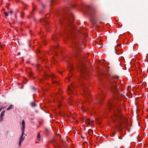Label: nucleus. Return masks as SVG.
Segmentation results:
<instances>
[{
  "instance_id": "30",
  "label": "nucleus",
  "mask_w": 148,
  "mask_h": 148,
  "mask_svg": "<svg viewBox=\"0 0 148 148\" xmlns=\"http://www.w3.org/2000/svg\"><path fill=\"white\" fill-rule=\"evenodd\" d=\"M81 137L82 138H85L84 137L82 136H81Z\"/></svg>"
},
{
  "instance_id": "4",
  "label": "nucleus",
  "mask_w": 148,
  "mask_h": 148,
  "mask_svg": "<svg viewBox=\"0 0 148 148\" xmlns=\"http://www.w3.org/2000/svg\"><path fill=\"white\" fill-rule=\"evenodd\" d=\"M121 121L122 123H119V125L117 127H116V128L118 129H120V127H122V124H127V120L126 118H121Z\"/></svg>"
},
{
  "instance_id": "27",
  "label": "nucleus",
  "mask_w": 148,
  "mask_h": 148,
  "mask_svg": "<svg viewBox=\"0 0 148 148\" xmlns=\"http://www.w3.org/2000/svg\"><path fill=\"white\" fill-rule=\"evenodd\" d=\"M4 108L3 107H1V108H0V112L1 111V110Z\"/></svg>"
},
{
  "instance_id": "40",
  "label": "nucleus",
  "mask_w": 148,
  "mask_h": 148,
  "mask_svg": "<svg viewBox=\"0 0 148 148\" xmlns=\"http://www.w3.org/2000/svg\"><path fill=\"white\" fill-rule=\"evenodd\" d=\"M90 122H92V121H91Z\"/></svg>"
},
{
  "instance_id": "8",
  "label": "nucleus",
  "mask_w": 148,
  "mask_h": 148,
  "mask_svg": "<svg viewBox=\"0 0 148 148\" xmlns=\"http://www.w3.org/2000/svg\"><path fill=\"white\" fill-rule=\"evenodd\" d=\"M22 132H24L25 131V122L24 120H23L22 122Z\"/></svg>"
},
{
  "instance_id": "11",
  "label": "nucleus",
  "mask_w": 148,
  "mask_h": 148,
  "mask_svg": "<svg viewBox=\"0 0 148 148\" xmlns=\"http://www.w3.org/2000/svg\"><path fill=\"white\" fill-rule=\"evenodd\" d=\"M30 105L33 107H35L36 106L37 104L34 102H31L30 103Z\"/></svg>"
},
{
  "instance_id": "19",
  "label": "nucleus",
  "mask_w": 148,
  "mask_h": 148,
  "mask_svg": "<svg viewBox=\"0 0 148 148\" xmlns=\"http://www.w3.org/2000/svg\"><path fill=\"white\" fill-rule=\"evenodd\" d=\"M41 4H42V8H45V7H46V5H45L43 4L42 3Z\"/></svg>"
},
{
  "instance_id": "38",
  "label": "nucleus",
  "mask_w": 148,
  "mask_h": 148,
  "mask_svg": "<svg viewBox=\"0 0 148 148\" xmlns=\"http://www.w3.org/2000/svg\"><path fill=\"white\" fill-rule=\"evenodd\" d=\"M89 131H92V130H89Z\"/></svg>"
},
{
  "instance_id": "39",
  "label": "nucleus",
  "mask_w": 148,
  "mask_h": 148,
  "mask_svg": "<svg viewBox=\"0 0 148 148\" xmlns=\"http://www.w3.org/2000/svg\"><path fill=\"white\" fill-rule=\"evenodd\" d=\"M45 79H47V78L46 77H45Z\"/></svg>"
},
{
  "instance_id": "34",
  "label": "nucleus",
  "mask_w": 148,
  "mask_h": 148,
  "mask_svg": "<svg viewBox=\"0 0 148 148\" xmlns=\"http://www.w3.org/2000/svg\"><path fill=\"white\" fill-rule=\"evenodd\" d=\"M35 111L36 113H37L38 112V111L37 110H36Z\"/></svg>"
},
{
  "instance_id": "36",
  "label": "nucleus",
  "mask_w": 148,
  "mask_h": 148,
  "mask_svg": "<svg viewBox=\"0 0 148 148\" xmlns=\"http://www.w3.org/2000/svg\"><path fill=\"white\" fill-rule=\"evenodd\" d=\"M73 7L74 6V7H75L76 6V5H72V6Z\"/></svg>"
},
{
  "instance_id": "31",
  "label": "nucleus",
  "mask_w": 148,
  "mask_h": 148,
  "mask_svg": "<svg viewBox=\"0 0 148 148\" xmlns=\"http://www.w3.org/2000/svg\"><path fill=\"white\" fill-rule=\"evenodd\" d=\"M55 141L54 140H52V143H53Z\"/></svg>"
},
{
  "instance_id": "41",
  "label": "nucleus",
  "mask_w": 148,
  "mask_h": 148,
  "mask_svg": "<svg viewBox=\"0 0 148 148\" xmlns=\"http://www.w3.org/2000/svg\"><path fill=\"white\" fill-rule=\"evenodd\" d=\"M53 41H54V39H53Z\"/></svg>"
},
{
  "instance_id": "1",
  "label": "nucleus",
  "mask_w": 148,
  "mask_h": 148,
  "mask_svg": "<svg viewBox=\"0 0 148 148\" xmlns=\"http://www.w3.org/2000/svg\"><path fill=\"white\" fill-rule=\"evenodd\" d=\"M60 16L61 18L60 19V24L62 25L64 20H65L66 22H69L68 30L70 32V31L72 30L74 26L71 25V23L73 21L74 18L73 15L70 11L69 8L68 7L62 8L60 12Z\"/></svg>"
},
{
  "instance_id": "32",
  "label": "nucleus",
  "mask_w": 148,
  "mask_h": 148,
  "mask_svg": "<svg viewBox=\"0 0 148 148\" xmlns=\"http://www.w3.org/2000/svg\"><path fill=\"white\" fill-rule=\"evenodd\" d=\"M93 134H94V135H96V134H97V133H95V134H94L93 133Z\"/></svg>"
},
{
  "instance_id": "13",
  "label": "nucleus",
  "mask_w": 148,
  "mask_h": 148,
  "mask_svg": "<svg viewBox=\"0 0 148 148\" xmlns=\"http://www.w3.org/2000/svg\"><path fill=\"white\" fill-rule=\"evenodd\" d=\"M13 106H14L12 105H10L9 106V107L7 109V110H10V109H11L12 108V107Z\"/></svg>"
},
{
  "instance_id": "12",
  "label": "nucleus",
  "mask_w": 148,
  "mask_h": 148,
  "mask_svg": "<svg viewBox=\"0 0 148 148\" xmlns=\"http://www.w3.org/2000/svg\"><path fill=\"white\" fill-rule=\"evenodd\" d=\"M42 21L45 22V24L46 25H47L48 24V23L46 21V20L44 18H41L40 19V21L42 22Z\"/></svg>"
},
{
  "instance_id": "2",
  "label": "nucleus",
  "mask_w": 148,
  "mask_h": 148,
  "mask_svg": "<svg viewBox=\"0 0 148 148\" xmlns=\"http://www.w3.org/2000/svg\"><path fill=\"white\" fill-rule=\"evenodd\" d=\"M96 5L92 4L88 5L87 7L86 13L89 15L90 19L92 21H94V18L96 16Z\"/></svg>"
},
{
  "instance_id": "37",
  "label": "nucleus",
  "mask_w": 148,
  "mask_h": 148,
  "mask_svg": "<svg viewBox=\"0 0 148 148\" xmlns=\"http://www.w3.org/2000/svg\"><path fill=\"white\" fill-rule=\"evenodd\" d=\"M114 50H115V52H116V50H115V48H114Z\"/></svg>"
},
{
  "instance_id": "21",
  "label": "nucleus",
  "mask_w": 148,
  "mask_h": 148,
  "mask_svg": "<svg viewBox=\"0 0 148 148\" xmlns=\"http://www.w3.org/2000/svg\"><path fill=\"white\" fill-rule=\"evenodd\" d=\"M33 74V73L32 72H30L29 75L30 76H32Z\"/></svg>"
},
{
  "instance_id": "20",
  "label": "nucleus",
  "mask_w": 148,
  "mask_h": 148,
  "mask_svg": "<svg viewBox=\"0 0 148 148\" xmlns=\"http://www.w3.org/2000/svg\"><path fill=\"white\" fill-rule=\"evenodd\" d=\"M54 0H51V1H50V6H51V4L52 3V2H53Z\"/></svg>"
},
{
  "instance_id": "16",
  "label": "nucleus",
  "mask_w": 148,
  "mask_h": 148,
  "mask_svg": "<svg viewBox=\"0 0 148 148\" xmlns=\"http://www.w3.org/2000/svg\"><path fill=\"white\" fill-rule=\"evenodd\" d=\"M84 88L86 87V90H85V89H84L83 88H82L85 94H86V92H88H88L86 87H85V86H84Z\"/></svg>"
},
{
  "instance_id": "35",
  "label": "nucleus",
  "mask_w": 148,
  "mask_h": 148,
  "mask_svg": "<svg viewBox=\"0 0 148 148\" xmlns=\"http://www.w3.org/2000/svg\"><path fill=\"white\" fill-rule=\"evenodd\" d=\"M51 77L52 78H53V76L52 75Z\"/></svg>"
},
{
  "instance_id": "28",
  "label": "nucleus",
  "mask_w": 148,
  "mask_h": 148,
  "mask_svg": "<svg viewBox=\"0 0 148 148\" xmlns=\"http://www.w3.org/2000/svg\"><path fill=\"white\" fill-rule=\"evenodd\" d=\"M109 105L111 107H112V106H111L112 104H111V103L110 102L109 103Z\"/></svg>"
},
{
  "instance_id": "24",
  "label": "nucleus",
  "mask_w": 148,
  "mask_h": 148,
  "mask_svg": "<svg viewBox=\"0 0 148 148\" xmlns=\"http://www.w3.org/2000/svg\"><path fill=\"white\" fill-rule=\"evenodd\" d=\"M13 12V11L12 10H11L10 11V13L11 14H12Z\"/></svg>"
},
{
  "instance_id": "14",
  "label": "nucleus",
  "mask_w": 148,
  "mask_h": 148,
  "mask_svg": "<svg viewBox=\"0 0 148 148\" xmlns=\"http://www.w3.org/2000/svg\"><path fill=\"white\" fill-rule=\"evenodd\" d=\"M37 138L38 140H40V134L39 133H38V134Z\"/></svg>"
},
{
  "instance_id": "18",
  "label": "nucleus",
  "mask_w": 148,
  "mask_h": 148,
  "mask_svg": "<svg viewBox=\"0 0 148 148\" xmlns=\"http://www.w3.org/2000/svg\"><path fill=\"white\" fill-rule=\"evenodd\" d=\"M115 133H114V132L113 133H112V134L110 135V136L111 137H113L114 136V135H115Z\"/></svg>"
},
{
  "instance_id": "42",
  "label": "nucleus",
  "mask_w": 148,
  "mask_h": 148,
  "mask_svg": "<svg viewBox=\"0 0 148 148\" xmlns=\"http://www.w3.org/2000/svg\"><path fill=\"white\" fill-rule=\"evenodd\" d=\"M1 44V42H0V44Z\"/></svg>"
},
{
  "instance_id": "9",
  "label": "nucleus",
  "mask_w": 148,
  "mask_h": 148,
  "mask_svg": "<svg viewBox=\"0 0 148 148\" xmlns=\"http://www.w3.org/2000/svg\"><path fill=\"white\" fill-rule=\"evenodd\" d=\"M5 111H3L1 113L0 115V121L1 122L2 119H3V117L5 115Z\"/></svg>"
},
{
  "instance_id": "26",
  "label": "nucleus",
  "mask_w": 148,
  "mask_h": 148,
  "mask_svg": "<svg viewBox=\"0 0 148 148\" xmlns=\"http://www.w3.org/2000/svg\"><path fill=\"white\" fill-rule=\"evenodd\" d=\"M106 73H107L108 74H109L110 73L109 71H107V72H106Z\"/></svg>"
},
{
  "instance_id": "33",
  "label": "nucleus",
  "mask_w": 148,
  "mask_h": 148,
  "mask_svg": "<svg viewBox=\"0 0 148 148\" xmlns=\"http://www.w3.org/2000/svg\"><path fill=\"white\" fill-rule=\"evenodd\" d=\"M43 44H45H45H46V42H44Z\"/></svg>"
},
{
  "instance_id": "22",
  "label": "nucleus",
  "mask_w": 148,
  "mask_h": 148,
  "mask_svg": "<svg viewBox=\"0 0 148 148\" xmlns=\"http://www.w3.org/2000/svg\"><path fill=\"white\" fill-rule=\"evenodd\" d=\"M21 142H22V141H19V146H20L21 145Z\"/></svg>"
},
{
  "instance_id": "7",
  "label": "nucleus",
  "mask_w": 148,
  "mask_h": 148,
  "mask_svg": "<svg viewBox=\"0 0 148 148\" xmlns=\"http://www.w3.org/2000/svg\"><path fill=\"white\" fill-rule=\"evenodd\" d=\"M74 47H75V51H76L80 47H81V45L80 44H74Z\"/></svg>"
},
{
  "instance_id": "15",
  "label": "nucleus",
  "mask_w": 148,
  "mask_h": 148,
  "mask_svg": "<svg viewBox=\"0 0 148 148\" xmlns=\"http://www.w3.org/2000/svg\"><path fill=\"white\" fill-rule=\"evenodd\" d=\"M32 90L34 91H35L36 90V88L34 86H32L31 87Z\"/></svg>"
},
{
  "instance_id": "29",
  "label": "nucleus",
  "mask_w": 148,
  "mask_h": 148,
  "mask_svg": "<svg viewBox=\"0 0 148 148\" xmlns=\"http://www.w3.org/2000/svg\"><path fill=\"white\" fill-rule=\"evenodd\" d=\"M46 76L47 77H49V76L47 74H46Z\"/></svg>"
},
{
  "instance_id": "17",
  "label": "nucleus",
  "mask_w": 148,
  "mask_h": 148,
  "mask_svg": "<svg viewBox=\"0 0 148 148\" xmlns=\"http://www.w3.org/2000/svg\"><path fill=\"white\" fill-rule=\"evenodd\" d=\"M8 12H4V14L6 16H8Z\"/></svg>"
},
{
  "instance_id": "23",
  "label": "nucleus",
  "mask_w": 148,
  "mask_h": 148,
  "mask_svg": "<svg viewBox=\"0 0 148 148\" xmlns=\"http://www.w3.org/2000/svg\"><path fill=\"white\" fill-rule=\"evenodd\" d=\"M90 119H87V121H89V122H88V124H90Z\"/></svg>"
},
{
  "instance_id": "5",
  "label": "nucleus",
  "mask_w": 148,
  "mask_h": 148,
  "mask_svg": "<svg viewBox=\"0 0 148 148\" xmlns=\"http://www.w3.org/2000/svg\"><path fill=\"white\" fill-rule=\"evenodd\" d=\"M84 68L82 64L81 66V71L82 72V78L86 79V76L87 75V73H86L84 71Z\"/></svg>"
},
{
  "instance_id": "3",
  "label": "nucleus",
  "mask_w": 148,
  "mask_h": 148,
  "mask_svg": "<svg viewBox=\"0 0 148 148\" xmlns=\"http://www.w3.org/2000/svg\"><path fill=\"white\" fill-rule=\"evenodd\" d=\"M115 77L118 79L119 78V77L118 76H116ZM114 77H113L109 80V82L110 85L111 89L112 91L113 89L116 90L118 89V87L116 84V82L114 80Z\"/></svg>"
},
{
  "instance_id": "25",
  "label": "nucleus",
  "mask_w": 148,
  "mask_h": 148,
  "mask_svg": "<svg viewBox=\"0 0 148 148\" xmlns=\"http://www.w3.org/2000/svg\"><path fill=\"white\" fill-rule=\"evenodd\" d=\"M69 90L71 92H73V90L71 89H70V88H69Z\"/></svg>"
},
{
  "instance_id": "10",
  "label": "nucleus",
  "mask_w": 148,
  "mask_h": 148,
  "mask_svg": "<svg viewBox=\"0 0 148 148\" xmlns=\"http://www.w3.org/2000/svg\"><path fill=\"white\" fill-rule=\"evenodd\" d=\"M24 132H22V134L20 138L19 141L22 142L24 139V138H23V136L24 135Z\"/></svg>"
},
{
  "instance_id": "6",
  "label": "nucleus",
  "mask_w": 148,
  "mask_h": 148,
  "mask_svg": "<svg viewBox=\"0 0 148 148\" xmlns=\"http://www.w3.org/2000/svg\"><path fill=\"white\" fill-rule=\"evenodd\" d=\"M104 95H105L103 94L102 95H100L98 97V102L100 104H101L102 103V101L103 100Z\"/></svg>"
}]
</instances>
